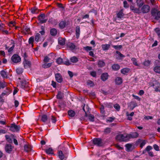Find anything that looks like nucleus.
I'll return each mask as SVG.
<instances>
[{
	"mask_svg": "<svg viewBox=\"0 0 160 160\" xmlns=\"http://www.w3.org/2000/svg\"><path fill=\"white\" fill-rule=\"evenodd\" d=\"M7 86V83L4 81L0 82V88H4Z\"/></svg>",
	"mask_w": 160,
	"mask_h": 160,
	"instance_id": "obj_38",
	"label": "nucleus"
},
{
	"mask_svg": "<svg viewBox=\"0 0 160 160\" xmlns=\"http://www.w3.org/2000/svg\"><path fill=\"white\" fill-rule=\"evenodd\" d=\"M12 43L13 44L12 46L10 47V48H8V52L9 53H11L12 50H13V49L15 47V43L12 40Z\"/></svg>",
	"mask_w": 160,
	"mask_h": 160,
	"instance_id": "obj_30",
	"label": "nucleus"
},
{
	"mask_svg": "<svg viewBox=\"0 0 160 160\" xmlns=\"http://www.w3.org/2000/svg\"><path fill=\"white\" fill-rule=\"evenodd\" d=\"M154 70L156 72L160 73V67L158 66L155 67Z\"/></svg>",
	"mask_w": 160,
	"mask_h": 160,
	"instance_id": "obj_47",
	"label": "nucleus"
},
{
	"mask_svg": "<svg viewBox=\"0 0 160 160\" xmlns=\"http://www.w3.org/2000/svg\"><path fill=\"white\" fill-rule=\"evenodd\" d=\"M58 156L61 160H65L67 155L66 153H63L62 151H59L58 152Z\"/></svg>",
	"mask_w": 160,
	"mask_h": 160,
	"instance_id": "obj_10",
	"label": "nucleus"
},
{
	"mask_svg": "<svg viewBox=\"0 0 160 160\" xmlns=\"http://www.w3.org/2000/svg\"><path fill=\"white\" fill-rule=\"evenodd\" d=\"M13 148V147L10 144H6L5 147V150L6 152L8 153L11 152Z\"/></svg>",
	"mask_w": 160,
	"mask_h": 160,
	"instance_id": "obj_6",
	"label": "nucleus"
},
{
	"mask_svg": "<svg viewBox=\"0 0 160 160\" xmlns=\"http://www.w3.org/2000/svg\"><path fill=\"white\" fill-rule=\"evenodd\" d=\"M57 96L58 99H61L62 98L63 94L61 92H59Z\"/></svg>",
	"mask_w": 160,
	"mask_h": 160,
	"instance_id": "obj_48",
	"label": "nucleus"
},
{
	"mask_svg": "<svg viewBox=\"0 0 160 160\" xmlns=\"http://www.w3.org/2000/svg\"><path fill=\"white\" fill-rule=\"evenodd\" d=\"M108 75L107 73H104L102 74L101 77V79L103 81H105L108 78Z\"/></svg>",
	"mask_w": 160,
	"mask_h": 160,
	"instance_id": "obj_16",
	"label": "nucleus"
},
{
	"mask_svg": "<svg viewBox=\"0 0 160 160\" xmlns=\"http://www.w3.org/2000/svg\"><path fill=\"white\" fill-rule=\"evenodd\" d=\"M80 33V27L78 26H77L76 28V38H78L79 37Z\"/></svg>",
	"mask_w": 160,
	"mask_h": 160,
	"instance_id": "obj_20",
	"label": "nucleus"
},
{
	"mask_svg": "<svg viewBox=\"0 0 160 160\" xmlns=\"http://www.w3.org/2000/svg\"><path fill=\"white\" fill-rule=\"evenodd\" d=\"M15 24L16 23L15 22L13 21H11L9 23L8 25L10 27H12L13 26H14Z\"/></svg>",
	"mask_w": 160,
	"mask_h": 160,
	"instance_id": "obj_61",
	"label": "nucleus"
},
{
	"mask_svg": "<svg viewBox=\"0 0 160 160\" xmlns=\"http://www.w3.org/2000/svg\"><path fill=\"white\" fill-rule=\"evenodd\" d=\"M52 64V62L47 63V62H44L42 65V67L44 68H47L50 67Z\"/></svg>",
	"mask_w": 160,
	"mask_h": 160,
	"instance_id": "obj_18",
	"label": "nucleus"
},
{
	"mask_svg": "<svg viewBox=\"0 0 160 160\" xmlns=\"http://www.w3.org/2000/svg\"><path fill=\"white\" fill-rule=\"evenodd\" d=\"M68 114L69 116L71 117H74L75 115V112L72 110H69L68 111Z\"/></svg>",
	"mask_w": 160,
	"mask_h": 160,
	"instance_id": "obj_26",
	"label": "nucleus"
},
{
	"mask_svg": "<svg viewBox=\"0 0 160 160\" xmlns=\"http://www.w3.org/2000/svg\"><path fill=\"white\" fill-rule=\"evenodd\" d=\"M12 60L15 63H17L21 61V58L18 55L14 54L12 57Z\"/></svg>",
	"mask_w": 160,
	"mask_h": 160,
	"instance_id": "obj_4",
	"label": "nucleus"
},
{
	"mask_svg": "<svg viewBox=\"0 0 160 160\" xmlns=\"http://www.w3.org/2000/svg\"><path fill=\"white\" fill-rule=\"evenodd\" d=\"M67 46L71 50H73L76 48V45L74 43L70 42L67 43Z\"/></svg>",
	"mask_w": 160,
	"mask_h": 160,
	"instance_id": "obj_15",
	"label": "nucleus"
},
{
	"mask_svg": "<svg viewBox=\"0 0 160 160\" xmlns=\"http://www.w3.org/2000/svg\"><path fill=\"white\" fill-rule=\"evenodd\" d=\"M58 43L61 45H64L65 43V39L64 38H62L59 39L58 41Z\"/></svg>",
	"mask_w": 160,
	"mask_h": 160,
	"instance_id": "obj_32",
	"label": "nucleus"
},
{
	"mask_svg": "<svg viewBox=\"0 0 160 160\" xmlns=\"http://www.w3.org/2000/svg\"><path fill=\"white\" fill-rule=\"evenodd\" d=\"M70 60L73 63H76L78 62V59L76 57L73 56L70 58Z\"/></svg>",
	"mask_w": 160,
	"mask_h": 160,
	"instance_id": "obj_34",
	"label": "nucleus"
},
{
	"mask_svg": "<svg viewBox=\"0 0 160 160\" xmlns=\"http://www.w3.org/2000/svg\"><path fill=\"white\" fill-rule=\"evenodd\" d=\"M152 86H153L155 91L157 92L158 91V88L160 87V83L156 80L154 81Z\"/></svg>",
	"mask_w": 160,
	"mask_h": 160,
	"instance_id": "obj_11",
	"label": "nucleus"
},
{
	"mask_svg": "<svg viewBox=\"0 0 160 160\" xmlns=\"http://www.w3.org/2000/svg\"><path fill=\"white\" fill-rule=\"evenodd\" d=\"M56 62L57 63H58L59 64H63V60L62 58H58L57 59Z\"/></svg>",
	"mask_w": 160,
	"mask_h": 160,
	"instance_id": "obj_44",
	"label": "nucleus"
},
{
	"mask_svg": "<svg viewBox=\"0 0 160 160\" xmlns=\"http://www.w3.org/2000/svg\"><path fill=\"white\" fill-rule=\"evenodd\" d=\"M132 144L131 143L127 144L125 145V147L126 148V151L129 152L132 150L131 148L132 147Z\"/></svg>",
	"mask_w": 160,
	"mask_h": 160,
	"instance_id": "obj_23",
	"label": "nucleus"
},
{
	"mask_svg": "<svg viewBox=\"0 0 160 160\" xmlns=\"http://www.w3.org/2000/svg\"><path fill=\"white\" fill-rule=\"evenodd\" d=\"M87 52L91 51L92 50V48L91 47L86 46L83 48Z\"/></svg>",
	"mask_w": 160,
	"mask_h": 160,
	"instance_id": "obj_55",
	"label": "nucleus"
},
{
	"mask_svg": "<svg viewBox=\"0 0 160 160\" xmlns=\"http://www.w3.org/2000/svg\"><path fill=\"white\" fill-rule=\"evenodd\" d=\"M48 120L47 116L46 114H43L42 116L41 121L43 122H46Z\"/></svg>",
	"mask_w": 160,
	"mask_h": 160,
	"instance_id": "obj_31",
	"label": "nucleus"
},
{
	"mask_svg": "<svg viewBox=\"0 0 160 160\" xmlns=\"http://www.w3.org/2000/svg\"><path fill=\"white\" fill-rule=\"evenodd\" d=\"M67 24V22L66 21H62L60 22L59 24V27L61 29H62L64 28Z\"/></svg>",
	"mask_w": 160,
	"mask_h": 160,
	"instance_id": "obj_13",
	"label": "nucleus"
},
{
	"mask_svg": "<svg viewBox=\"0 0 160 160\" xmlns=\"http://www.w3.org/2000/svg\"><path fill=\"white\" fill-rule=\"evenodd\" d=\"M63 64L68 66L70 65V63L68 59H66L63 61Z\"/></svg>",
	"mask_w": 160,
	"mask_h": 160,
	"instance_id": "obj_57",
	"label": "nucleus"
},
{
	"mask_svg": "<svg viewBox=\"0 0 160 160\" xmlns=\"http://www.w3.org/2000/svg\"><path fill=\"white\" fill-rule=\"evenodd\" d=\"M154 149L156 151H159L160 149L158 146L157 144H154L153 145Z\"/></svg>",
	"mask_w": 160,
	"mask_h": 160,
	"instance_id": "obj_60",
	"label": "nucleus"
},
{
	"mask_svg": "<svg viewBox=\"0 0 160 160\" xmlns=\"http://www.w3.org/2000/svg\"><path fill=\"white\" fill-rule=\"evenodd\" d=\"M112 47H113L115 49L118 50L122 48V46L121 45H112Z\"/></svg>",
	"mask_w": 160,
	"mask_h": 160,
	"instance_id": "obj_51",
	"label": "nucleus"
},
{
	"mask_svg": "<svg viewBox=\"0 0 160 160\" xmlns=\"http://www.w3.org/2000/svg\"><path fill=\"white\" fill-rule=\"evenodd\" d=\"M158 12L157 9L155 8H153L152 9L151 11V14L152 16L155 17Z\"/></svg>",
	"mask_w": 160,
	"mask_h": 160,
	"instance_id": "obj_35",
	"label": "nucleus"
},
{
	"mask_svg": "<svg viewBox=\"0 0 160 160\" xmlns=\"http://www.w3.org/2000/svg\"><path fill=\"white\" fill-rule=\"evenodd\" d=\"M45 14H41L38 16V19L41 23H45L48 20V19H45Z\"/></svg>",
	"mask_w": 160,
	"mask_h": 160,
	"instance_id": "obj_5",
	"label": "nucleus"
},
{
	"mask_svg": "<svg viewBox=\"0 0 160 160\" xmlns=\"http://www.w3.org/2000/svg\"><path fill=\"white\" fill-rule=\"evenodd\" d=\"M46 152L48 154H53V150L52 148H49L46 150Z\"/></svg>",
	"mask_w": 160,
	"mask_h": 160,
	"instance_id": "obj_41",
	"label": "nucleus"
},
{
	"mask_svg": "<svg viewBox=\"0 0 160 160\" xmlns=\"http://www.w3.org/2000/svg\"><path fill=\"white\" fill-rule=\"evenodd\" d=\"M130 106L132 108V110H133L135 107L137 106V104L135 101H133L130 103Z\"/></svg>",
	"mask_w": 160,
	"mask_h": 160,
	"instance_id": "obj_29",
	"label": "nucleus"
},
{
	"mask_svg": "<svg viewBox=\"0 0 160 160\" xmlns=\"http://www.w3.org/2000/svg\"><path fill=\"white\" fill-rule=\"evenodd\" d=\"M22 88H24L27 86V82L26 81L23 82L22 83Z\"/></svg>",
	"mask_w": 160,
	"mask_h": 160,
	"instance_id": "obj_63",
	"label": "nucleus"
},
{
	"mask_svg": "<svg viewBox=\"0 0 160 160\" xmlns=\"http://www.w3.org/2000/svg\"><path fill=\"white\" fill-rule=\"evenodd\" d=\"M129 69L127 68H124L121 70V72L122 73L125 74H127L129 71Z\"/></svg>",
	"mask_w": 160,
	"mask_h": 160,
	"instance_id": "obj_33",
	"label": "nucleus"
},
{
	"mask_svg": "<svg viewBox=\"0 0 160 160\" xmlns=\"http://www.w3.org/2000/svg\"><path fill=\"white\" fill-rule=\"evenodd\" d=\"M92 141L93 144L98 146L101 147L103 145L102 140L100 138H94L93 139Z\"/></svg>",
	"mask_w": 160,
	"mask_h": 160,
	"instance_id": "obj_3",
	"label": "nucleus"
},
{
	"mask_svg": "<svg viewBox=\"0 0 160 160\" xmlns=\"http://www.w3.org/2000/svg\"><path fill=\"white\" fill-rule=\"evenodd\" d=\"M152 149V146H148L143 151L142 153L143 154H145L146 152H148L149 151H150Z\"/></svg>",
	"mask_w": 160,
	"mask_h": 160,
	"instance_id": "obj_25",
	"label": "nucleus"
},
{
	"mask_svg": "<svg viewBox=\"0 0 160 160\" xmlns=\"http://www.w3.org/2000/svg\"><path fill=\"white\" fill-rule=\"evenodd\" d=\"M114 107L117 111H118L120 110V107L118 104L117 103L114 105Z\"/></svg>",
	"mask_w": 160,
	"mask_h": 160,
	"instance_id": "obj_53",
	"label": "nucleus"
},
{
	"mask_svg": "<svg viewBox=\"0 0 160 160\" xmlns=\"http://www.w3.org/2000/svg\"><path fill=\"white\" fill-rule=\"evenodd\" d=\"M1 74L2 76L4 78H7L8 74L4 70H2L1 71Z\"/></svg>",
	"mask_w": 160,
	"mask_h": 160,
	"instance_id": "obj_22",
	"label": "nucleus"
},
{
	"mask_svg": "<svg viewBox=\"0 0 160 160\" xmlns=\"http://www.w3.org/2000/svg\"><path fill=\"white\" fill-rule=\"evenodd\" d=\"M23 66L24 68H29L31 64V62L27 60L26 59H24V60L23 62Z\"/></svg>",
	"mask_w": 160,
	"mask_h": 160,
	"instance_id": "obj_12",
	"label": "nucleus"
},
{
	"mask_svg": "<svg viewBox=\"0 0 160 160\" xmlns=\"http://www.w3.org/2000/svg\"><path fill=\"white\" fill-rule=\"evenodd\" d=\"M11 137H12V139H13L14 143L16 145H18V143L17 140L15 138V136L12 134L11 135Z\"/></svg>",
	"mask_w": 160,
	"mask_h": 160,
	"instance_id": "obj_50",
	"label": "nucleus"
},
{
	"mask_svg": "<svg viewBox=\"0 0 160 160\" xmlns=\"http://www.w3.org/2000/svg\"><path fill=\"white\" fill-rule=\"evenodd\" d=\"M55 78L56 81L59 83H61L63 80L62 76L59 73H57L55 74Z\"/></svg>",
	"mask_w": 160,
	"mask_h": 160,
	"instance_id": "obj_8",
	"label": "nucleus"
},
{
	"mask_svg": "<svg viewBox=\"0 0 160 160\" xmlns=\"http://www.w3.org/2000/svg\"><path fill=\"white\" fill-rule=\"evenodd\" d=\"M124 14L123 13L122 10L120 11L117 14V17L119 18H123Z\"/></svg>",
	"mask_w": 160,
	"mask_h": 160,
	"instance_id": "obj_28",
	"label": "nucleus"
},
{
	"mask_svg": "<svg viewBox=\"0 0 160 160\" xmlns=\"http://www.w3.org/2000/svg\"><path fill=\"white\" fill-rule=\"evenodd\" d=\"M131 60L132 61L133 63L136 66H138L139 65L137 62V60L135 58H132L131 59Z\"/></svg>",
	"mask_w": 160,
	"mask_h": 160,
	"instance_id": "obj_49",
	"label": "nucleus"
},
{
	"mask_svg": "<svg viewBox=\"0 0 160 160\" xmlns=\"http://www.w3.org/2000/svg\"><path fill=\"white\" fill-rule=\"evenodd\" d=\"M98 65L99 67H102L105 65V63L104 61L102 60L99 61L98 62Z\"/></svg>",
	"mask_w": 160,
	"mask_h": 160,
	"instance_id": "obj_39",
	"label": "nucleus"
},
{
	"mask_svg": "<svg viewBox=\"0 0 160 160\" xmlns=\"http://www.w3.org/2000/svg\"><path fill=\"white\" fill-rule=\"evenodd\" d=\"M104 132L106 134L109 133L110 132V128H107L105 129Z\"/></svg>",
	"mask_w": 160,
	"mask_h": 160,
	"instance_id": "obj_64",
	"label": "nucleus"
},
{
	"mask_svg": "<svg viewBox=\"0 0 160 160\" xmlns=\"http://www.w3.org/2000/svg\"><path fill=\"white\" fill-rule=\"evenodd\" d=\"M50 59L48 57L46 56L44 57V59L43 60V62H48L50 61Z\"/></svg>",
	"mask_w": 160,
	"mask_h": 160,
	"instance_id": "obj_56",
	"label": "nucleus"
},
{
	"mask_svg": "<svg viewBox=\"0 0 160 160\" xmlns=\"http://www.w3.org/2000/svg\"><path fill=\"white\" fill-rule=\"evenodd\" d=\"M112 67L113 70L117 71L120 69V66L118 64H115L112 65Z\"/></svg>",
	"mask_w": 160,
	"mask_h": 160,
	"instance_id": "obj_21",
	"label": "nucleus"
},
{
	"mask_svg": "<svg viewBox=\"0 0 160 160\" xmlns=\"http://www.w3.org/2000/svg\"><path fill=\"white\" fill-rule=\"evenodd\" d=\"M40 38V35L38 33H37L35 36V41L38 42L39 41V39Z\"/></svg>",
	"mask_w": 160,
	"mask_h": 160,
	"instance_id": "obj_42",
	"label": "nucleus"
},
{
	"mask_svg": "<svg viewBox=\"0 0 160 160\" xmlns=\"http://www.w3.org/2000/svg\"><path fill=\"white\" fill-rule=\"evenodd\" d=\"M31 146L28 145H25L24 146V149L25 151L28 152L30 151L31 150Z\"/></svg>",
	"mask_w": 160,
	"mask_h": 160,
	"instance_id": "obj_27",
	"label": "nucleus"
},
{
	"mask_svg": "<svg viewBox=\"0 0 160 160\" xmlns=\"http://www.w3.org/2000/svg\"><path fill=\"white\" fill-rule=\"evenodd\" d=\"M50 119L52 122L53 123H55L57 119L53 115H52L50 117Z\"/></svg>",
	"mask_w": 160,
	"mask_h": 160,
	"instance_id": "obj_54",
	"label": "nucleus"
},
{
	"mask_svg": "<svg viewBox=\"0 0 160 160\" xmlns=\"http://www.w3.org/2000/svg\"><path fill=\"white\" fill-rule=\"evenodd\" d=\"M150 10V7L149 5H144L141 8V10L143 13H147Z\"/></svg>",
	"mask_w": 160,
	"mask_h": 160,
	"instance_id": "obj_9",
	"label": "nucleus"
},
{
	"mask_svg": "<svg viewBox=\"0 0 160 160\" xmlns=\"http://www.w3.org/2000/svg\"><path fill=\"white\" fill-rule=\"evenodd\" d=\"M7 127L10 128L9 130L10 131L13 132H18L20 128V126L16 125L15 123L11 124L10 126H8Z\"/></svg>",
	"mask_w": 160,
	"mask_h": 160,
	"instance_id": "obj_1",
	"label": "nucleus"
},
{
	"mask_svg": "<svg viewBox=\"0 0 160 160\" xmlns=\"http://www.w3.org/2000/svg\"><path fill=\"white\" fill-rule=\"evenodd\" d=\"M116 139L119 141L127 142L128 141L127 134H118L116 136Z\"/></svg>",
	"mask_w": 160,
	"mask_h": 160,
	"instance_id": "obj_2",
	"label": "nucleus"
},
{
	"mask_svg": "<svg viewBox=\"0 0 160 160\" xmlns=\"http://www.w3.org/2000/svg\"><path fill=\"white\" fill-rule=\"evenodd\" d=\"M5 138L7 140V141L9 143H11L12 142V137L9 136L8 135H6L5 136Z\"/></svg>",
	"mask_w": 160,
	"mask_h": 160,
	"instance_id": "obj_36",
	"label": "nucleus"
},
{
	"mask_svg": "<svg viewBox=\"0 0 160 160\" xmlns=\"http://www.w3.org/2000/svg\"><path fill=\"white\" fill-rule=\"evenodd\" d=\"M150 62L149 60H145L143 63V64L145 66H148L150 64Z\"/></svg>",
	"mask_w": 160,
	"mask_h": 160,
	"instance_id": "obj_52",
	"label": "nucleus"
},
{
	"mask_svg": "<svg viewBox=\"0 0 160 160\" xmlns=\"http://www.w3.org/2000/svg\"><path fill=\"white\" fill-rule=\"evenodd\" d=\"M122 79L121 77H118L116 78L115 82L116 84L120 85L122 83Z\"/></svg>",
	"mask_w": 160,
	"mask_h": 160,
	"instance_id": "obj_19",
	"label": "nucleus"
},
{
	"mask_svg": "<svg viewBox=\"0 0 160 160\" xmlns=\"http://www.w3.org/2000/svg\"><path fill=\"white\" fill-rule=\"evenodd\" d=\"M127 135L128 141H129L131 138H137L138 137V134L137 132H133L130 134H127Z\"/></svg>",
	"mask_w": 160,
	"mask_h": 160,
	"instance_id": "obj_7",
	"label": "nucleus"
},
{
	"mask_svg": "<svg viewBox=\"0 0 160 160\" xmlns=\"http://www.w3.org/2000/svg\"><path fill=\"white\" fill-rule=\"evenodd\" d=\"M37 9L36 7H34L33 8H32L31 10V12L32 13H37Z\"/></svg>",
	"mask_w": 160,
	"mask_h": 160,
	"instance_id": "obj_62",
	"label": "nucleus"
},
{
	"mask_svg": "<svg viewBox=\"0 0 160 160\" xmlns=\"http://www.w3.org/2000/svg\"><path fill=\"white\" fill-rule=\"evenodd\" d=\"M34 41V38L33 37H31L28 40V42L29 44H31L32 45V47L33 46V42Z\"/></svg>",
	"mask_w": 160,
	"mask_h": 160,
	"instance_id": "obj_43",
	"label": "nucleus"
},
{
	"mask_svg": "<svg viewBox=\"0 0 160 160\" xmlns=\"http://www.w3.org/2000/svg\"><path fill=\"white\" fill-rule=\"evenodd\" d=\"M50 32L52 36H56L57 32V30L55 28H52L50 30Z\"/></svg>",
	"mask_w": 160,
	"mask_h": 160,
	"instance_id": "obj_24",
	"label": "nucleus"
},
{
	"mask_svg": "<svg viewBox=\"0 0 160 160\" xmlns=\"http://www.w3.org/2000/svg\"><path fill=\"white\" fill-rule=\"evenodd\" d=\"M87 85L88 87H92L94 86V83L92 81L88 80L87 82Z\"/></svg>",
	"mask_w": 160,
	"mask_h": 160,
	"instance_id": "obj_45",
	"label": "nucleus"
},
{
	"mask_svg": "<svg viewBox=\"0 0 160 160\" xmlns=\"http://www.w3.org/2000/svg\"><path fill=\"white\" fill-rule=\"evenodd\" d=\"M23 31L25 34H28L30 33V29L27 26H25L24 27Z\"/></svg>",
	"mask_w": 160,
	"mask_h": 160,
	"instance_id": "obj_37",
	"label": "nucleus"
},
{
	"mask_svg": "<svg viewBox=\"0 0 160 160\" xmlns=\"http://www.w3.org/2000/svg\"><path fill=\"white\" fill-rule=\"evenodd\" d=\"M130 9L133 12L138 13H140V11L139 8H137L135 7L134 6L131 5L130 6Z\"/></svg>",
	"mask_w": 160,
	"mask_h": 160,
	"instance_id": "obj_14",
	"label": "nucleus"
},
{
	"mask_svg": "<svg viewBox=\"0 0 160 160\" xmlns=\"http://www.w3.org/2000/svg\"><path fill=\"white\" fill-rule=\"evenodd\" d=\"M88 118L91 121L93 122L94 121V116L92 114H89L88 115Z\"/></svg>",
	"mask_w": 160,
	"mask_h": 160,
	"instance_id": "obj_46",
	"label": "nucleus"
},
{
	"mask_svg": "<svg viewBox=\"0 0 160 160\" xmlns=\"http://www.w3.org/2000/svg\"><path fill=\"white\" fill-rule=\"evenodd\" d=\"M123 7L125 8H128L129 7V5L126 1L123 2Z\"/></svg>",
	"mask_w": 160,
	"mask_h": 160,
	"instance_id": "obj_59",
	"label": "nucleus"
},
{
	"mask_svg": "<svg viewBox=\"0 0 160 160\" xmlns=\"http://www.w3.org/2000/svg\"><path fill=\"white\" fill-rule=\"evenodd\" d=\"M16 71L18 74H21L23 72V69L22 68H19L16 69Z\"/></svg>",
	"mask_w": 160,
	"mask_h": 160,
	"instance_id": "obj_40",
	"label": "nucleus"
},
{
	"mask_svg": "<svg viewBox=\"0 0 160 160\" xmlns=\"http://www.w3.org/2000/svg\"><path fill=\"white\" fill-rule=\"evenodd\" d=\"M160 18V11H158L157 14L155 17L154 18L156 20H158Z\"/></svg>",
	"mask_w": 160,
	"mask_h": 160,
	"instance_id": "obj_58",
	"label": "nucleus"
},
{
	"mask_svg": "<svg viewBox=\"0 0 160 160\" xmlns=\"http://www.w3.org/2000/svg\"><path fill=\"white\" fill-rule=\"evenodd\" d=\"M102 48L103 51H106L108 50L110 47V45L109 44H105L102 45Z\"/></svg>",
	"mask_w": 160,
	"mask_h": 160,
	"instance_id": "obj_17",
	"label": "nucleus"
}]
</instances>
